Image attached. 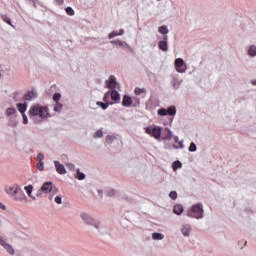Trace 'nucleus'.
Returning a JSON list of instances; mask_svg holds the SVG:
<instances>
[{
    "instance_id": "1",
    "label": "nucleus",
    "mask_w": 256,
    "mask_h": 256,
    "mask_svg": "<svg viewBox=\"0 0 256 256\" xmlns=\"http://www.w3.org/2000/svg\"><path fill=\"white\" fill-rule=\"evenodd\" d=\"M28 115L36 125H39V123H41L43 119H47V117H50L49 108L47 106H41L39 104H36L30 107Z\"/></svg>"
},
{
    "instance_id": "2",
    "label": "nucleus",
    "mask_w": 256,
    "mask_h": 256,
    "mask_svg": "<svg viewBox=\"0 0 256 256\" xmlns=\"http://www.w3.org/2000/svg\"><path fill=\"white\" fill-rule=\"evenodd\" d=\"M4 192L7 193L14 201H23L25 199V194H23L19 184L6 185L4 187Z\"/></svg>"
},
{
    "instance_id": "3",
    "label": "nucleus",
    "mask_w": 256,
    "mask_h": 256,
    "mask_svg": "<svg viewBox=\"0 0 256 256\" xmlns=\"http://www.w3.org/2000/svg\"><path fill=\"white\" fill-rule=\"evenodd\" d=\"M80 219H82L83 223L85 225H89L90 227H94L96 231H99V228L101 227V223L94 218H92L91 215L88 213H81L80 214Z\"/></svg>"
},
{
    "instance_id": "4",
    "label": "nucleus",
    "mask_w": 256,
    "mask_h": 256,
    "mask_svg": "<svg viewBox=\"0 0 256 256\" xmlns=\"http://www.w3.org/2000/svg\"><path fill=\"white\" fill-rule=\"evenodd\" d=\"M203 204L198 203L193 205L188 212V217H193L194 219H203Z\"/></svg>"
},
{
    "instance_id": "5",
    "label": "nucleus",
    "mask_w": 256,
    "mask_h": 256,
    "mask_svg": "<svg viewBox=\"0 0 256 256\" xmlns=\"http://www.w3.org/2000/svg\"><path fill=\"white\" fill-rule=\"evenodd\" d=\"M177 73H185L187 71V65H185V61L183 58H177L174 62Z\"/></svg>"
},
{
    "instance_id": "6",
    "label": "nucleus",
    "mask_w": 256,
    "mask_h": 256,
    "mask_svg": "<svg viewBox=\"0 0 256 256\" xmlns=\"http://www.w3.org/2000/svg\"><path fill=\"white\" fill-rule=\"evenodd\" d=\"M106 85H107L108 89H112V90L120 89V87H121L119 85V83L117 82V79L113 75H111L109 77V80L106 81Z\"/></svg>"
},
{
    "instance_id": "7",
    "label": "nucleus",
    "mask_w": 256,
    "mask_h": 256,
    "mask_svg": "<svg viewBox=\"0 0 256 256\" xmlns=\"http://www.w3.org/2000/svg\"><path fill=\"white\" fill-rule=\"evenodd\" d=\"M1 247H3V249L6 251V253H8V255H15V248H13V246L9 243H7V240H3L0 243Z\"/></svg>"
},
{
    "instance_id": "8",
    "label": "nucleus",
    "mask_w": 256,
    "mask_h": 256,
    "mask_svg": "<svg viewBox=\"0 0 256 256\" xmlns=\"http://www.w3.org/2000/svg\"><path fill=\"white\" fill-rule=\"evenodd\" d=\"M54 165H55L56 171H57V173H59V175L67 174V169H65V166L63 164H61L60 161H54Z\"/></svg>"
},
{
    "instance_id": "9",
    "label": "nucleus",
    "mask_w": 256,
    "mask_h": 256,
    "mask_svg": "<svg viewBox=\"0 0 256 256\" xmlns=\"http://www.w3.org/2000/svg\"><path fill=\"white\" fill-rule=\"evenodd\" d=\"M51 189H53V183L51 182H45L41 188L40 191H42V193H50Z\"/></svg>"
},
{
    "instance_id": "10",
    "label": "nucleus",
    "mask_w": 256,
    "mask_h": 256,
    "mask_svg": "<svg viewBox=\"0 0 256 256\" xmlns=\"http://www.w3.org/2000/svg\"><path fill=\"white\" fill-rule=\"evenodd\" d=\"M110 97L112 101H115V103H119L121 101V94L117 90L110 91Z\"/></svg>"
},
{
    "instance_id": "11",
    "label": "nucleus",
    "mask_w": 256,
    "mask_h": 256,
    "mask_svg": "<svg viewBox=\"0 0 256 256\" xmlns=\"http://www.w3.org/2000/svg\"><path fill=\"white\" fill-rule=\"evenodd\" d=\"M33 99H37V92L35 91H29L24 95L25 101H33Z\"/></svg>"
},
{
    "instance_id": "12",
    "label": "nucleus",
    "mask_w": 256,
    "mask_h": 256,
    "mask_svg": "<svg viewBox=\"0 0 256 256\" xmlns=\"http://www.w3.org/2000/svg\"><path fill=\"white\" fill-rule=\"evenodd\" d=\"M122 105L123 107H131V105H133V99L128 95H124Z\"/></svg>"
},
{
    "instance_id": "13",
    "label": "nucleus",
    "mask_w": 256,
    "mask_h": 256,
    "mask_svg": "<svg viewBox=\"0 0 256 256\" xmlns=\"http://www.w3.org/2000/svg\"><path fill=\"white\" fill-rule=\"evenodd\" d=\"M161 131V127L155 126L152 129V137H154L155 139H161Z\"/></svg>"
},
{
    "instance_id": "14",
    "label": "nucleus",
    "mask_w": 256,
    "mask_h": 256,
    "mask_svg": "<svg viewBox=\"0 0 256 256\" xmlns=\"http://www.w3.org/2000/svg\"><path fill=\"white\" fill-rule=\"evenodd\" d=\"M181 233L184 235V237H189L191 233V226L189 224L182 226Z\"/></svg>"
},
{
    "instance_id": "15",
    "label": "nucleus",
    "mask_w": 256,
    "mask_h": 256,
    "mask_svg": "<svg viewBox=\"0 0 256 256\" xmlns=\"http://www.w3.org/2000/svg\"><path fill=\"white\" fill-rule=\"evenodd\" d=\"M24 191H26L28 197H30V199H32L33 201H35V196H32L31 194L33 193V185H28L24 187Z\"/></svg>"
},
{
    "instance_id": "16",
    "label": "nucleus",
    "mask_w": 256,
    "mask_h": 256,
    "mask_svg": "<svg viewBox=\"0 0 256 256\" xmlns=\"http://www.w3.org/2000/svg\"><path fill=\"white\" fill-rule=\"evenodd\" d=\"M174 141L176 144L173 145L174 149H185V145H183V141H179V137H175Z\"/></svg>"
},
{
    "instance_id": "17",
    "label": "nucleus",
    "mask_w": 256,
    "mask_h": 256,
    "mask_svg": "<svg viewBox=\"0 0 256 256\" xmlns=\"http://www.w3.org/2000/svg\"><path fill=\"white\" fill-rule=\"evenodd\" d=\"M158 48H159L161 51H169V46H168L167 42L162 41V40H160V41L158 42Z\"/></svg>"
},
{
    "instance_id": "18",
    "label": "nucleus",
    "mask_w": 256,
    "mask_h": 256,
    "mask_svg": "<svg viewBox=\"0 0 256 256\" xmlns=\"http://www.w3.org/2000/svg\"><path fill=\"white\" fill-rule=\"evenodd\" d=\"M152 239H153L154 241H163V239H165V235H163V234H161V233H159V232H154V233L152 234Z\"/></svg>"
},
{
    "instance_id": "19",
    "label": "nucleus",
    "mask_w": 256,
    "mask_h": 256,
    "mask_svg": "<svg viewBox=\"0 0 256 256\" xmlns=\"http://www.w3.org/2000/svg\"><path fill=\"white\" fill-rule=\"evenodd\" d=\"M1 19H2V21H4V23H7L8 25H10L11 27H13L15 29V25H13V22H11V18H9V16L2 14Z\"/></svg>"
},
{
    "instance_id": "20",
    "label": "nucleus",
    "mask_w": 256,
    "mask_h": 256,
    "mask_svg": "<svg viewBox=\"0 0 256 256\" xmlns=\"http://www.w3.org/2000/svg\"><path fill=\"white\" fill-rule=\"evenodd\" d=\"M17 108H18L19 113H21V115H24L25 112L27 111V104L18 103Z\"/></svg>"
},
{
    "instance_id": "21",
    "label": "nucleus",
    "mask_w": 256,
    "mask_h": 256,
    "mask_svg": "<svg viewBox=\"0 0 256 256\" xmlns=\"http://www.w3.org/2000/svg\"><path fill=\"white\" fill-rule=\"evenodd\" d=\"M167 115H170L171 117L175 116L177 114V108L175 106H170L166 109Z\"/></svg>"
},
{
    "instance_id": "22",
    "label": "nucleus",
    "mask_w": 256,
    "mask_h": 256,
    "mask_svg": "<svg viewBox=\"0 0 256 256\" xmlns=\"http://www.w3.org/2000/svg\"><path fill=\"white\" fill-rule=\"evenodd\" d=\"M183 211H184L183 205L178 204L174 206L173 212L175 213V215H181Z\"/></svg>"
},
{
    "instance_id": "23",
    "label": "nucleus",
    "mask_w": 256,
    "mask_h": 256,
    "mask_svg": "<svg viewBox=\"0 0 256 256\" xmlns=\"http://www.w3.org/2000/svg\"><path fill=\"white\" fill-rule=\"evenodd\" d=\"M96 105H98V107H101V109H103V111H105V109H107V107H109V105H113V102H96Z\"/></svg>"
},
{
    "instance_id": "24",
    "label": "nucleus",
    "mask_w": 256,
    "mask_h": 256,
    "mask_svg": "<svg viewBox=\"0 0 256 256\" xmlns=\"http://www.w3.org/2000/svg\"><path fill=\"white\" fill-rule=\"evenodd\" d=\"M75 178L78 179V181H83V179H85V173L81 172L80 169H77Z\"/></svg>"
},
{
    "instance_id": "25",
    "label": "nucleus",
    "mask_w": 256,
    "mask_h": 256,
    "mask_svg": "<svg viewBox=\"0 0 256 256\" xmlns=\"http://www.w3.org/2000/svg\"><path fill=\"white\" fill-rule=\"evenodd\" d=\"M158 32L161 33V35H167V33H169V29L166 25H163L159 27Z\"/></svg>"
},
{
    "instance_id": "26",
    "label": "nucleus",
    "mask_w": 256,
    "mask_h": 256,
    "mask_svg": "<svg viewBox=\"0 0 256 256\" xmlns=\"http://www.w3.org/2000/svg\"><path fill=\"white\" fill-rule=\"evenodd\" d=\"M181 167H183V164L179 160H176L172 164V168L174 171H177V169H181Z\"/></svg>"
},
{
    "instance_id": "27",
    "label": "nucleus",
    "mask_w": 256,
    "mask_h": 256,
    "mask_svg": "<svg viewBox=\"0 0 256 256\" xmlns=\"http://www.w3.org/2000/svg\"><path fill=\"white\" fill-rule=\"evenodd\" d=\"M62 110H63V104L56 102V104L54 106V111L56 113H61Z\"/></svg>"
},
{
    "instance_id": "28",
    "label": "nucleus",
    "mask_w": 256,
    "mask_h": 256,
    "mask_svg": "<svg viewBox=\"0 0 256 256\" xmlns=\"http://www.w3.org/2000/svg\"><path fill=\"white\" fill-rule=\"evenodd\" d=\"M248 53L251 57H255L256 56V46H250Z\"/></svg>"
},
{
    "instance_id": "29",
    "label": "nucleus",
    "mask_w": 256,
    "mask_h": 256,
    "mask_svg": "<svg viewBox=\"0 0 256 256\" xmlns=\"http://www.w3.org/2000/svg\"><path fill=\"white\" fill-rule=\"evenodd\" d=\"M15 113H17V110H15V108H8L6 110L7 117H11V115H15Z\"/></svg>"
},
{
    "instance_id": "30",
    "label": "nucleus",
    "mask_w": 256,
    "mask_h": 256,
    "mask_svg": "<svg viewBox=\"0 0 256 256\" xmlns=\"http://www.w3.org/2000/svg\"><path fill=\"white\" fill-rule=\"evenodd\" d=\"M116 139L117 137L108 135L106 136V143H108V145H111V143H113V141H115Z\"/></svg>"
},
{
    "instance_id": "31",
    "label": "nucleus",
    "mask_w": 256,
    "mask_h": 256,
    "mask_svg": "<svg viewBox=\"0 0 256 256\" xmlns=\"http://www.w3.org/2000/svg\"><path fill=\"white\" fill-rule=\"evenodd\" d=\"M107 197H115L117 195V191L115 189H110L106 192Z\"/></svg>"
},
{
    "instance_id": "32",
    "label": "nucleus",
    "mask_w": 256,
    "mask_h": 256,
    "mask_svg": "<svg viewBox=\"0 0 256 256\" xmlns=\"http://www.w3.org/2000/svg\"><path fill=\"white\" fill-rule=\"evenodd\" d=\"M65 11H66L67 15H69L70 17H73V15H75V10H73L72 7H67L65 9Z\"/></svg>"
},
{
    "instance_id": "33",
    "label": "nucleus",
    "mask_w": 256,
    "mask_h": 256,
    "mask_svg": "<svg viewBox=\"0 0 256 256\" xmlns=\"http://www.w3.org/2000/svg\"><path fill=\"white\" fill-rule=\"evenodd\" d=\"M53 101L54 103H59V101H61V93H55L53 95Z\"/></svg>"
},
{
    "instance_id": "34",
    "label": "nucleus",
    "mask_w": 256,
    "mask_h": 256,
    "mask_svg": "<svg viewBox=\"0 0 256 256\" xmlns=\"http://www.w3.org/2000/svg\"><path fill=\"white\" fill-rule=\"evenodd\" d=\"M112 45H117L118 47H123V45L125 44V42H122L120 40H112L111 41Z\"/></svg>"
},
{
    "instance_id": "35",
    "label": "nucleus",
    "mask_w": 256,
    "mask_h": 256,
    "mask_svg": "<svg viewBox=\"0 0 256 256\" xmlns=\"http://www.w3.org/2000/svg\"><path fill=\"white\" fill-rule=\"evenodd\" d=\"M188 151H190V153H195V151H197V145L192 142L188 148Z\"/></svg>"
},
{
    "instance_id": "36",
    "label": "nucleus",
    "mask_w": 256,
    "mask_h": 256,
    "mask_svg": "<svg viewBox=\"0 0 256 256\" xmlns=\"http://www.w3.org/2000/svg\"><path fill=\"white\" fill-rule=\"evenodd\" d=\"M157 113L160 115V117H165V115H167V109L161 108L157 111Z\"/></svg>"
},
{
    "instance_id": "37",
    "label": "nucleus",
    "mask_w": 256,
    "mask_h": 256,
    "mask_svg": "<svg viewBox=\"0 0 256 256\" xmlns=\"http://www.w3.org/2000/svg\"><path fill=\"white\" fill-rule=\"evenodd\" d=\"M38 171H44L45 170V163L44 162H39L36 165Z\"/></svg>"
},
{
    "instance_id": "38",
    "label": "nucleus",
    "mask_w": 256,
    "mask_h": 256,
    "mask_svg": "<svg viewBox=\"0 0 256 256\" xmlns=\"http://www.w3.org/2000/svg\"><path fill=\"white\" fill-rule=\"evenodd\" d=\"M109 97H111V91H108L105 93V95L103 97L104 103H108L107 101H109Z\"/></svg>"
},
{
    "instance_id": "39",
    "label": "nucleus",
    "mask_w": 256,
    "mask_h": 256,
    "mask_svg": "<svg viewBox=\"0 0 256 256\" xmlns=\"http://www.w3.org/2000/svg\"><path fill=\"white\" fill-rule=\"evenodd\" d=\"M9 127H17V120L10 119L8 122Z\"/></svg>"
},
{
    "instance_id": "40",
    "label": "nucleus",
    "mask_w": 256,
    "mask_h": 256,
    "mask_svg": "<svg viewBox=\"0 0 256 256\" xmlns=\"http://www.w3.org/2000/svg\"><path fill=\"white\" fill-rule=\"evenodd\" d=\"M66 167L67 169H69L70 171H75V164L68 162L66 163Z\"/></svg>"
},
{
    "instance_id": "41",
    "label": "nucleus",
    "mask_w": 256,
    "mask_h": 256,
    "mask_svg": "<svg viewBox=\"0 0 256 256\" xmlns=\"http://www.w3.org/2000/svg\"><path fill=\"white\" fill-rule=\"evenodd\" d=\"M165 139H167L168 141H171V139H173V132H171V130H168Z\"/></svg>"
},
{
    "instance_id": "42",
    "label": "nucleus",
    "mask_w": 256,
    "mask_h": 256,
    "mask_svg": "<svg viewBox=\"0 0 256 256\" xmlns=\"http://www.w3.org/2000/svg\"><path fill=\"white\" fill-rule=\"evenodd\" d=\"M169 197H170V199H173V201H175V199H177V192L171 191L169 193Z\"/></svg>"
},
{
    "instance_id": "43",
    "label": "nucleus",
    "mask_w": 256,
    "mask_h": 256,
    "mask_svg": "<svg viewBox=\"0 0 256 256\" xmlns=\"http://www.w3.org/2000/svg\"><path fill=\"white\" fill-rule=\"evenodd\" d=\"M141 93H145V88H136L135 89L136 95H141Z\"/></svg>"
},
{
    "instance_id": "44",
    "label": "nucleus",
    "mask_w": 256,
    "mask_h": 256,
    "mask_svg": "<svg viewBox=\"0 0 256 256\" xmlns=\"http://www.w3.org/2000/svg\"><path fill=\"white\" fill-rule=\"evenodd\" d=\"M119 36V33L117 31H113L108 35V39H113V37Z\"/></svg>"
},
{
    "instance_id": "45",
    "label": "nucleus",
    "mask_w": 256,
    "mask_h": 256,
    "mask_svg": "<svg viewBox=\"0 0 256 256\" xmlns=\"http://www.w3.org/2000/svg\"><path fill=\"white\" fill-rule=\"evenodd\" d=\"M172 85H173L174 89H177L179 87V85H180L179 80L178 79H174L172 81Z\"/></svg>"
},
{
    "instance_id": "46",
    "label": "nucleus",
    "mask_w": 256,
    "mask_h": 256,
    "mask_svg": "<svg viewBox=\"0 0 256 256\" xmlns=\"http://www.w3.org/2000/svg\"><path fill=\"white\" fill-rule=\"evenodd\" d=\"M94 137L97 139V138H101L103 137V131L101 130H97Z\"/></svg>"
},
{
    "instance_id": "47",
    "label": "nucleus",
    "mask_w": 256,
    "mask_h": 256,
    "mask_svg": "<svg viewBox=\"0 0 256 256\" xmlns=\"http://www.w3.org/2000/svg\"><path fill=\"white\" fill-rule=\"evenodd\" d=\"M55 203H57V205H61V203H63V199L61 198V196L55 197Z\"/></svg>"
},
{
    "instance_id": "48",
    "label": "nucleus",
    "mask_w": 256,
    "mask_h": 256,
    "mask_svg": "<svg viewBox=\"0 0 256 256\" xmlns=\"http://www.w3.org/2000/svg\"><path fill=\"white\" fill-rule=\"evenodd\" d=\"M37 159H38L39 162H43V159H45V155H43V153H39L37 155Z\"/></svg>"
},
{
    "instance_id": "49",
    "label": "nucleus",
    "mask_w": 256,
    "mask_h": 256,
    "mask_svg": "<svg viewBox=\"0 0 256 256\" xmlns=\"http://www.w3.org/2000/svg\"><path fill=\"white\" fill-rule=\"evenodd\" d=\"M145 131H146L147 135H152L153 134V129H151V127H146Z\"/></svg>"
},
{
    "instance_id": "50",
    "label": "nucleus",
    "mask_w": 256,
    "mask_h": 256,
    "mask_svg": "<svg viewBox=\"0 0 256 256\" xmlns=\"http://www.w3.org/2000/svg\"><path fill=\"white\" fill-rule=\"evenodd\" d=\"M22 118H23L24 125H27V123H29V120L27 119V115L22 114Z\"/></svg>"
},
{
    "instance_id": "51",
    "label": "nucleus",
    "mask_w": 256,
    "mask_h": 256,
    "mask_svg": "<svg viewBox=\"0 0 256 256\" xmlns=\"http://www.w3.org/2000/svg\"><path fill=\"white\" fill-rule=\"evenodd\" d=\"M0 209H2V211H7V206L0 202Z\"/></svg>"
},
{
    "instance_id": "52",
    "label": "nucleus",
    "mask_w": 256,
    "mask_h": 256,
    "mask_svg": "<svg viewBox=\"0 0 256 256\" xmlns=\"http://www.w3.org/2000/svg\"><path fill=\"white\" fill-rule=\"evenodd\" d=\"M167 39H169V36H167V34H163V39L161 41H165V43H167Z\"/></svg>"
},
{
    "instance_id": "53",
    "label": "nucleus",
    "mask_w": 256,
    "mask_h": 256,
    "mask_svg": "<svg viewBox=\"0 0 256 256\" xmlns=\"http://www.w3.org/2000/svg\"><path fill=\"white\" fill-rule=\"evenodd\" d=\"M57 5H63L65 3L64 0H55Z\"/></svg>"
},
{
    "instance_id": "54",
    "label": "nucleus",
    "mask_w": 256,
    "mask_h": 256,
    "mask_svg": "<svg viewBox=\"0 0 256 256\" xmlns=\"http://www.w3.org/2000/svg\"><path fill=\"white\" fill-rule=\"evenodd\" d=\"M51 191L52 193H57L59 190L57 189V187H52Z\"/></svg>"
},
{
    "instance_id": "55",
    "label": "nucleus",
    "mask_w": 256,
    "mask_h": 256,
    "mask_svg": "<svg viewBox=\"0 0 256 256\" xmlns=\"http://www.w3.org/2000/svg\"><path fill=\"white\" fill-rule=\"evenodd\" d=\"M41 189L40 190H38V192L36 193V197H41Z\"/></svg>"
},
{
    "instance_id": "56",
    "label": "nucleus",
    "mask_w": 256,
    "mask_h": 256,
    "mask_svg": "<svg viewBox=\"0 0 256 256\" xmlns=\"http://www.w3.org/2000/svg\"><path fill=\"white\" fill-rule=\"evenodd\" d=\"M123 33H125V30L120 29L118 35H123Z\"/></svg>"
},
{
    "instance_id": "57",
    "label": "nucleus",
    "mask_w": 256,
    "mask_h": 256,
    "mask_svg": "<svg viewBox=\"0 0 256 256\" xmlns=\"http://www.w3.org/2000/svg\"><path fill=\"white\" fill-rule=\"evenodd\" d=\"M5 240V238H3V236H0V243L3 242Z\"/></svg>"
},
{
    "instance_id": "58",
    "label": "nucleus",
    "mask_w": 256,
    "mask_h": 256,
    "mask_svg": "<svg viewBox=\"0 0 256 256\" xmlns=\"http://www.w3.org/2000/svg\"><path fill=\"white\" fill-rule=\"evenodd\" d=\"M252 85H256V80H252Z\"/></svg>"
},
{
    "instance_id": "59",
    "label": "nucleus",
    "mask_w": 256,
    "mask_h": 256,
    "mask_svg": "<svg viewBox=\"0 0 256 256\" xmlns=\"http://www.w3.org/2000/svg\"><path fill=\"white\" fill-rule=\"evenodd\" d=\"M136 101H137V103H139V98H134Z\"/></svg>"
},
{
    "instance_id": "60",
    "label": "nucleus",
    "mask_w": 256,
    "mask_h": 256,
    "mask_svg": "<svg viewBox=\"0 0 256 256\" xmlns=\"http://www.w3.org/2000/svg\"><path fill=\"white\" fill-rule=\"evenodd\" d=\"M0 79H1V72H0Z\"/></svg>"
},
{
    "instance_id": "61",
    "label": "nucleus",
    "mask_w": 256,
    "mask_h": 256,
    "mask_svg": "<svg viewBox=\"0 0 256 256\" xmlns=\"http://www.w3.org/2000/svg\"><path fill=\"white\" fill-rule=\"evenodd\" d=\"M49 199L51 200V199H52V197H49Z\"/></svg>"
}]
</instances>
